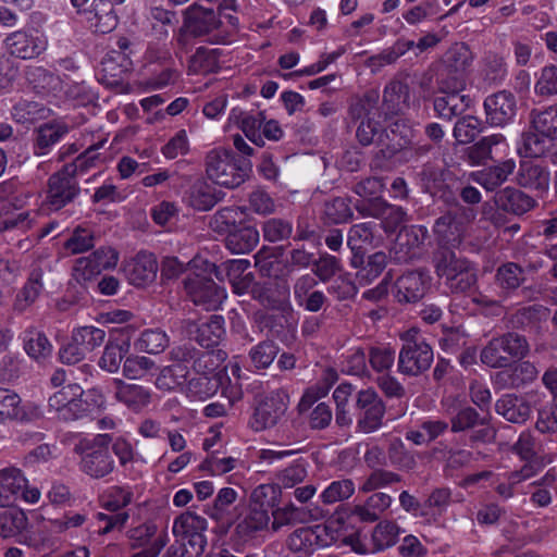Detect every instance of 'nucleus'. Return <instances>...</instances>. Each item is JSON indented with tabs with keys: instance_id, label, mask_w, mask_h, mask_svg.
<instances>
[{
	"instance_id": "f257e3e1",
	"label": "nucleus",
	"mask_w": 557,
	"mask_h": 557,
	"mask_svg": "<svg viewBox=\"0 0 557 557\" xmlns=\"http://www.w3.org/2000/svg\"><path fill=\"white\" fill-rule=\"evenodd\" d=\"M235 0H224L216 10L194 3L185 11L184 26L194 36H203L214 44H227L238 30Z\"/></svg>"
},
{
	"instance_id": "f03ea898",
	"label": "nucleus",
	"mask_w": 557,
	"mask_h": 557,
	"mask_svg": "<svg viewBox=\"0 0 557 557\" xmlns=\"http://www.w3.org/2000/svg\"><path fill=\"white\" fill-rule=\"evenodd\" d=\"M109 434H98L92 438H82L75 444V453L79 455V468L87 475L100 479L114 469V460L109 453Z\"/></svg>"
},
{
	"instance_id": "7ed1b4c3",
	"label": "nucleus",
	"mask_w": 557,
	"mask_h": 557,
	"mask_svg": "<svg viewBox=\"0 0 557 557\" xmlns=\"http://www.w3.org/2000/svg\"><path fill=\"white\" fill-rule=\"evenodd\" d=\"M434 268L437 276L453 292H466L476 282L475 270L471 263L451 250H437L434 255Z\"/></svg>"
},
{
	"instance_id": "20e7f679",
	"label": "nucleus",
	"mask_w": 557,
	"mask_h": 557,
	"mask_svg": "<svg viewBox=\"0 0 557 557\" xmlns=\"http://www.w3.org/2000/svg\"><path fill=\"white\" fill-rule=\"evenodd\" d=\"M206 173L213 183L226 188L239 186L247 177V170L238 164L231 150L224 148H215L207 153Z\"/></svg>"
},
{
	"instance_id": "39448f33",
	"label": "nucleus",
	"mask_w": 557,
	"mask_h": 557,
	"mask_svg": "<svg viewBox=\"0 0 557 557\" xmlns=\"http://www.w3.org/2000/svg\"><path fill=\"white\" fill-rule=\"evenodd\" d=\"M529 351L527 339L517 333H507L492 338L481 351V361L491 368H505Z\"/></svg>"
},
{
	"instance_id": "423d86ee",
	"label": "nucleus",
	"mask_w": 557,
	"mask_h": 557,
	"mask_svg": "<svg viewBox=\"0 0 557 557\" xmlns=\"http://www.w3.org/2000/svg\"><path fill=\"white\" fill-rule=\"evenodd\" d=\"M41 492L36 486H30L21 469L9 467L0 470V507L14 506L21 498L26 504H37Z\"/></svg>"
},
{
	"instance_id": "0eeeda50",
	"label": "nucleus",
	"mask_w": 557,
	"mask_h": 557,
	"mask_svg": "<svg viewBox=\"0 0 557 557\" xmlns=\"http://www.w3.org/2000/svg\"><path fill=\"white\" fill-rule=\"evenodd\" d=\"M330 544L329 530L324 524L300 527L285 539L284 547L292 557H311Z\"/></svg>"
},
{
	"instance_id": "6e6552de",
	"label": "nucleus",
	"mask_w": 557,
	"mask_h": 557,
	"mask_svg": "<svg viewBox=\"0 0 557 557\" xmlns=\"http://www.w3.org/2000/svg\"><path fill=\"white\" fill-rule=\"evenodd\" d=\"M208 528L206 518L195 511L186 510L173 520L172 533L191 548L190 557H199L207 546L205 532Z\"/></svg>"
},
{
	"instance_id": "1a4fd4ad",
	"label": "nucleus",
	"mask_w": 557,
	"mask_h": 557,
	"mask_svg": "<svg viewBox=\"0 0 557 557\" xmlns=\"http://www.w3.org/2000/svg\"><path fill=\"white\" fill-rule=\"evenodd\" d=\"M400 529L394 521H380L371 533V540L367 541L359 534L347 537L346 544L359 555H370L383 552L394 546L399 537Z\"/></svg>"
},
{
	"instance_id": "9d476101",
	"label": "nucleus",
	"mask_w": 557,
	"mask_h": 557,
	"mask_svg": "<svg viewBox=\"0 0 557 557\" xmlns=\"http://www.w3.org/2000/svg\"><path fill=\"white\" fill-rule=\"evenodd\" d=\"M287 405L288 395L283 388L260 395L250 422L251 428L255 431L273 428L285 414Z\"/></svg>"
},
{
	"instance_id": "9b49d317",
	"label": "nucleus",
	"mask_w": 557,
	"mask_h": 557,
	"mask_svg": "<svg viewBox=\"0 0 557 557\" xmlns=\"http://www.w3.org/2000/svg\"><path fill=\"white\" fill-rule=\"evenodd\" d=\"M185 289L193 302L206 310H216L226 299V292L212 278L199 273L189 274L185 280Z\"/></svg>"
},
{
	"instance_id": "f8f14e48",
	"label": "nucleus",
	"mask_w": 557,
	"mask_h": 557,
	"mask_svg": "<svg viewBox=\"0 0 557 557\" xmlns=\"http://www.w3.org/2000/svg\"><path fill=\"white\" fill-rule=\"evenodd\" d=\"M224 355L221 350L203 352L194 362L195 371L209 381L214 380L215 383H231L233 380L246 379L242 375V369L237 362H230L218 370L219 362L224 360Z\"/></svg>"
},
{
	"instance_id": "ddd939ff",
	"label": "nucleus",
	"mask_w": 557,
	"mask_h": 557,
	"mask_svg": "<svg viewBox=\"0 0 557 557\" xmlns=\"http://www.w3.org/2000/svg\"><path fill=\"white\" fill-rule=\"evenodd\" d=\"M484 110L487 123L504 127L515 121L518 111L517 99L512 92L500 90L485 98Z\"/></svg>"
},
{
	"instance_id": "4468645a",
	"label": "nucleus",
	"mask_w": 557,
	"mask_h": 557,
	"mask_svg": "<svg viewBox=\"0 0 557 557\" xmlns=\"http://www.w3.org/2000/svg\"><path fill=\"white\" fill-rule=\"evenodd\" d=\"M3 44L11 55L24 60L38 57L47 48L46 38L37 32H13L7 36Z\"/></svg>"
},
{
	"instance_id": "2eb2a0df",
	"label": "nucleus",
	"mask_w": 557,
	"mask_h": 557,
	"mask_svg": "<svg viewBox=\"0 0 557 557\" xmlns=\"http://www.w3.org/2000/svg\"><path fill=\"white\" fill-rule=\"evenodd\" d=\"M82 23L98 34H108L117 25V16L109 0H94L91 9L78 10Z\"/></svg>"
},
{
	"instance_id": "dca6fc26",
	"label": "nucleus",
	"mask_w": 557,
	"mask_h": 557,
	"mask_svg": "<svg viewBox=\"0 0 557 557\" xmlns=\"http://www.w3.org/2000/svg\"><path fill=\"white\" fill-rule=\"evenodd\" d=\"M0 536L27 545L36 541L33 537L27 515L21 508H13L0 515Z\"/></svg>"
},
{
	"instance_id": "f3484780",
	"label": "nucleus",
	"mask_w": 557,
	"mask_h": 557,
	"mask_svg": "<svg viewBox=\"0 0 557 557\" xmlns=\"http://www.w3.org/2000/svg\"><path fill=\"white\" fill-rule=\"evenodd\" d=\"M433 350L426 343L404 345L398 358V370L408 375H418L429 369Z\"/></svg>"
},
{
	"instance_id": "a211bd4d",
	"label": "nucleus",
	"mask_w": 557,
	"mask_h": 557,
	"mask_svg": "<svg viewBox=\"0 0 557 557\" xmlns=\"http://www.w3.org/2000/svg\"><path fill=\"white\" fill-rule=\"evenodd\" d=\"M431 286L428 271H410L399 276L395 283L398 301L416 302L420 300Z\"/></svg>"
},
{
	"instance_id": "6ab92c4d",
	"label": "nucleus",
	"mask_w": 557,
	"mask_h": 557,
	"mask_svg": "<svg viewBox=\"0 0 557 557\" xmlns=\"http://www.w3.org/2000/svg\"><path fill=\"white\" fill-rule=\"evenodd\" d=\"M158 271L156 257L146 251L138 252L124 265V272L132 285L145 286L151 283Z\"/></svg>"
},
{
	"instance_id": "aec40b11",
	"label": "nucleus",
	"mask_w": 557,
	"mask_h": 557,
	"mask_svg": "<svg viewBox=\"0 0 557 557\" xmlns=\"http://www.w3.org/2000/svg\"><path fill=\"white\" fill-rule=\"evenodd\" d=\"M270 522V510L267 507L249 505L236 524V532L242 539H253L269 530Z\"/></svg>"
},
{
	"instance_id": "412c9836",
	"label": "nucleus",
	"mask_w": 557,
	"mask_h": 557,
	"mask_svg": "<svg viewBox=\"0 0 557 557\" xmlns=\"http://www.w3.org/2000/svg\"><path fill=\"white\" fill-rule=\"evenodd\" d=\"M228 122L236 125L245 136L255 145L259 147L264 146L261 127L264 122V113H251L245 111L239 107H235L230 111Z\"/></svg>"
},
{
	"instance_id": "4be33fe9",
	"label": "nucleus",
	"mask_w": 557,
	"mask_h": 557,
	"mask_svg": "<svg viewBox=\"0 0 557 557\" xmlns=\"http://www.w3.org/2000/svg\"><path fill=\"white\" fill-rule=\"evenodd\" d=\"M433 232L440 246L438 250H450L462 243L465 226L450 214H445L435 221Z\"/></svg>"
},
{
	"instance_id": "5701e85b",
	"label": "nucleus",
	"mask_w": 557,
	"mask_h": 557,
	"mask_svg": "<svg viewBox=\"0 0 557 557\" xmlns=\"http://www.w3.org/2000/svg\"><path fill=\"white\" fill-rule=\"evenodd\" d=\"M357 209L363 216L382 219L384 228L388 232L395 231L406 216L400 207L389 205L384 199H375L368 205L358 206Z\"/></svg>"
},
{
	"instance_id": "b1692460",
	"label": "nucleus",
	"mask_w": 557,
	"mask_h": 557,
	"mask_svg": "<svg viewBox=\"0 0 557 557\" xmlns=\"http://www.w3.org/2000/svg\"><path fill=\"white\" fill-rule=\"evenodd\" d=\"M195 357V349L188 345L173 347L170 351L172 364L163 367L157 376V381L186 380L189 373V362Z\"/></svg>"
},
{
	"instance_id": "393cba45",
	"label": "nucleus",
	"mask_w": 557,
	"mask_h": 557,
	"mask_svg": "<svg viewBox=\"0 0 557 557\" xmlns=\"http://www.w3.org/2000/svg\"><path fill=\"white\" fill-rule=\"evenodd\" d=\"M238 493L232 487L219 490L213 503L208 505L205 513L213 521L224 527L225 530L233 523L231 506L237 500Z\"/></svg>"
},
{
	"instance_id": "a878e982",
	"label": "nucleus",
	"mask_w": 557,
	"mask_h": 557,
	"mask_svg": "<svg viewBox=\"0 0 557 557\" xmlns=\"http://www.w3.org/2000/svg\"><path fill=\"white\" fill-rule=\"evenodd\" d=\"M70 201L69 164L49 177L46 203L50 210H60Z\"/></svg>"
},
{
	"instance_id": "bb28decb",
	"label": "nucleus",
	"mask_w": 557,
	"mask_h": 557,
	"mask_svg": "<svg viewBox=\"0 0 557 557\" xmlns=\"http://www.w3.org/2000/svg\"><path fill=\"white\" fill-rule=\"evenodd\" d=\"M104 332L95 326L78 327L72 334V361H79L100 346L104 341Z\"/></svg>"
},
{
	"instance_id": "cd10ccee",
	"label": "nucleus",
	"mask_w": 557,
	"mask_h": 557,
	"mask_svg": "<svg viewBox=\"0 0 557 557\" xmlns=\"http://www.w3.org/2000/svg\"><path fill=\"white\" fill-rule=\"evenodd\" d=\"M516 169V162L508 159L497 165L490 166L480 171H473L469 174V180L478 183L486 190H494L503 183Z\"/></svg>"
},
{
	"instance_id": "c85d7f7f",
	"label": "nucleus",
	"mask_w": 557,
	"mask_h": 557,
	"mask_svg": "<svg viewBox=\"0 0 557 557\" xmlns=\"http://www.w3.org/2000/svg\"><path fill=\"white\" fill-rule=\"evenodd\" d=\"M117 331L122 335L125 333L126 338L109 342L99 361L100 368L110 373L116 372L119 370L124 356L128 352L131 347L129 334L134 332V330L129 326L121 327Z\"/></svg>"
},
{
	"instance_id": "c756f323",
	"label": "nucleus",
	"mask_w": 557,
	"mask_h": 557,
	"mask_svg": "<svg viewBox=\"0 0 557 557\" xmlns=\"http://www.w3.org/2000/svg\"><path fill=\"white\" fill-rule=\"evenodd\" d=\"M383 107L387 114L404 113L410 108V89L401 81H392L383 92Z\"/></svg>"
},
{
	"instance_id": "7c9ffc66",
	"label": "nucleus",
	"mask_w": 557,
	"mask_h": 557,
	"mask_svg": "<svg viewBox=\"0 0 557 557\" xmlns=\"http://www.w3.org/2000/svg\"><path fill=\"white\" fill-rule=\"evenodd\" d=\"M496 412L512 423L525 422L531 413L528 401L513 394H507L500 397L495 405Z\"/></svg>"
},
{
	"instance_id": "2f4dec72",
	"label": "nucleus",
	"mask_w": 557,
	"mask_h": 557,
	"mask_svg": "<svg viewBox=\"0 0 557 557\" xmlns=\"http://www.w3.org/2000/svg\"><path fill=\"white\" fill-rule=\"evenodd\" d=\"M260 239L259 231L255 226L234 228L225 239L226 248L235 255L249 253L255 249Z\"/></svg>"
},
{
	"instance_id": "473e14b6",
	"label": "nucleus",
	"mask_w": 557,
	"mask_h": 557,
	"mask_svg": "<svg viewBox=\"0 0 557 557\" xmlns=\"http://www.w3.org/2000/svg\"><path fill=\"white\" fill-rule=\"evenodd\" d=\"M392 496L386 493H374L361 504L356 505L352 513L363 522H374L391 507Z\"/></svg>"
},
{
	"instance_id": "72a5a7b5",
	"label": "nucleus",
	"mask_w": 557,
	"mask_h": 557,
	"mask_svg": "<svg viewBox=\"0 0 557 557\" xmlns=\"http://www.w3.org/2000/svg\"><path fill=\"white\" fill-rule=\"evenodd\" d=\"M498 207L505 211L522 214L535 206V200L516 188L506 187L495 197Z\"/></svg>"
},
{
	"instance_id": "f704fd0d",
	"label": "nucleus",
	"mask_w": 557,
	"mask_h": 557,
	"mask_svg": "<svg viewBox=\"0 0 557 557\" xmlns=\"http://www.w3.org/2000/svg\"><path fill=\"white\" fill-rule=\"evenodd\" d=\"M129 65L131 61L122 51H112L103 58L99 74L104 83L114 85L123 78Z\"/></svg>"
},
{
	"instance_id": "c9c22d12",
	"label": "nucleus",
	"mask_w": 557,
	"mask_h": 557,
	"mask_svg": "<svg viewBox=\"0 0 557 557\" xmlns=\"http://www.w3.org/2000/svg\"><path fill=\"white\" fill-rule=\"evenodd\" d=\"M518 182L521 186L527 188L546 190L549 185V173L533 161H521Z\"/></svg>"
},
{
	"instance_id": "e433bc0d",
	"label": "nucleus",
	"mask_w": 557,
	"mask_h": 557,
	"mask_svg": "<svg viewBox=\"0 0 557 557\" xmlns=\"http://www.w3.org/2000/svg\"><path fill=\"white\" fill-rule=\"evenodd\" d=\"M67 126L64 123L52 122L41 125L36 131L34 153L45 156L50 148L67 134Z\"/></svg>"
},
{
	"instance_id": "4c0bfd02",
	"label": "nucleus",
	"mask_w": 557,
	"mask_h": 557,
	"mask_svg": "<svg viewBox=\"0 0 557 557\" xmlns=\"http://www.w3.org/2000/svg\"><path fill=\"white\" fill-rule=\"evenodd\" d=\"M472 103L468 95H443L434 99V110L438 117L450 121L463 113Z\"/></svg>"
},
{
	"instance_id": "58836bf2",
	"label": "nucleus",
	"mask_w": 557,
	"mask_h": 557,
	"mask_svg": "<svg viewBox=\"0 0 557 557\" xmlns=\"http://www.w3.org/2000/svg\"><path fill=\"white\" fill-rule=\"evenodd\" d=\"M42 275L44 272L41 268L36 267L32 270L27 278V282L20 290V293L16 295L14 302V308L16 310L22 312L36 301L44 287Z\"/></svg>"
},
{
	"instance_id": "ea45409f",
	"label": "nucleus",
	"mask_w": 557,
	"mask_h": 557,
	"mask_svg": "<svg viewBox=\"0 0 557 557\" xmlns=\"http://www.w3.org/2000/svg\"><path fill=\"white\" fill-rule=\"evenodd\" d=\"M429 236V231L423 225H410L400 230L396 245L404 250L405 257L416 256V249L420 248Z\"/></svg>"
},
{
	"instance_id": "a19ab883",
	"label": "nucleus",
	"mask_w": 557,
	"mask_h": 557,
	"mask_svg": "<svg viewBox=\"0 0 557 557\" xmlns=\"http://www.w3.org/2000/svg\"><path fill=\"white\" fill-rule=\"evenodd\" d=\"M50 110L42 103L29 100H20L11 110L12 119L20 124H34L48 117Z\"/></svg>"
},
{
	"instance_id": "79ce46f5",
	"label": "nucleus",
	"mask_w": 557,
	"mask_h": 557,
	"mask_svg": "<svg viewBox=\"0 0 557 557\" xmlns=\"http://www.w3.org/2000/svg\"><path fill=\"white\" fill-rule=\"evenodd\" d=\"M245 218L240 207H224L218 210L210 219V227L219 234H230Z\"/></svg>"
},
{
	"instance_id": "37998d69",
	"label": "nucleus",
	"mask_w": 557,
	"mask_h": 557,
	"mask_svg": "<svg viewBox=\"0 0 557 557\" xmlns=\"http://www.w3.org/2000/svg\"><path fill=\"white\" fill-rule=\"evenodd\" d=\"M195 339L200 346L211 348L219 344L225 333L222 315H212L208 322L201 323L196 331Z\"/></svg>"
},
{
	"instance_id": "c03bdc74",
	"label": "nucleus",
	"mask_w": 557,
	"mask_h": 557,
	"mask_svg": "<svg viewBox=\"0 0 557 557\" xmlns=\"http://www.w3.org/2000/svg\"><path fill=\"white\" fill-rule=\"evenodd\" d=\"M375 223L364 222L355 224L348 232L347 245L351 251L356 253H362L368 247L375 245L374 236Z\"/></svg>"
},
{
	"instance_id": "a18cd8bd",
	"label": "nucleus",
	"mask_w": 557,
	"mask_h": 557,
	"mask_svg": "<svg viewBox=\"0 0 557 557\" xmlns=\"http://www.w3.org/2000/svg\"><path fill=\"white\" fill-rule=\"evenodd\" d=\"M170 344V337L160 329L145 330L135 341L136 350L157 355L162 352Z\"/></svg>"
},
{
	"instance_id": "49530a36",
	"label": "nucleus",
	"mask_w": 557,
	"mask_h": 557,
	"mask_svg": "<svg viewBox=\"0 0 557 557\" xmlns=\"http://www.w3.org/2000/svg\"><path fill=\"white\" fill-rule=\"evenodd\" d=\"M530 117L535 132L549 138L557 136V104L543 110H533Z\"/></svg>"
},
{
	"instance_id": "de8ad7c7",
	"label": "nucleus",
	"mask_w": 557,
	"mask_h": 557,
	"mask_svg": "<svg viewBox=\"0 0 557 557\" xmlns=\"http://www.w3.org/2000/svg\"><path fill=\"white\" fill-rule=\"evenodd\" d=\"M133 490L131 486H110L100 496L101 506L112 512L128 506L133 502Z\"/></svg>"
},
{
	"instance_id": "09e8293b",
	"label": "nucleus",
	"mask_w": 557,
	"mask_h": 557,
	"mask_svg": "<svg viewBox=\"0 0 557 557\" xmlns=\"http://www.w3.org/2000/svg\"><path fill=\"white\" fill-rule=\"evenodd\" d=\"M24 349L35 360L50 356L52 346L47 336L35 329H28L24 333Z\"/></svg>"
},
{
	"instance_id": "8fccbe9b",
	"label": "nucleus",
	"mask_w": 557,
	"mask_h": 557,
	"mask_svg": "<svg viewBox=\"0 0 557 557\" xmlns=\"http://www.w3.org/2000/svg\"><path fill=\"white\" fill-rule=\"evenodd\" d=\"M116 398L133 411H139L150 401V394L141 385H117Z\"/></svg>"
},
{
	"instance_id": "3c124183",
	"label": "nucleus",
	"mask_w": 557,
	"mask_h": 557,
	"mask_svg": "<svg viewBox=\"0 0 557 557\" xmlns=\"http://www.w3.org/2000/svg\"><path fill=\"white\" fill-rule=\"evenodd\" d=\"M218 49L198 48L190 58L188 71L191 74H207L216 71L219 67Z\"/></svg>"
},
{
	"instance_id": "603ef678",
	"label": "nucleus",
	"mask_w": 557,
	"mask_h": 557,
	"mask_svg": "<svg viewBox=\"0 0 557 557\" xmlns=\"http://www.w3.org/2000/svg\"><path fill=\"white\" fill-rule=\"evenodd\" d=\"M323 216L329 224H341L352 218V210L347 198L336 197L324 203Z\"/></svg>"
},
{
	"instance_id": "864d4df0",
	"label": "nucleus",
	"mask_w": 557,
	"mask_h": 557,
	"mask_svg": "<svg viewBox=\"0 0 557 557\" xmlns=\"http://www.w3.org/2000/svg\"><path fill=\"white\" fill-rule=\"evenodd\" d=\"M549 139L537 132H528L522 135L518 152L522 158H540L548 149Z\"/></svg>"
},
{
	"instance_id": "5fc2aeb1",
	"label": "nucleus",
	"mask_w": 557,
	"mask_h": 557,
	"mask_svg": "<svg viewBox=\"0 0 557 557\" xmlns=\"http://www.w3.org/2000/svg\"><path fill=\"white\" fill-rule=\"evenodd\" d=\"M154 362L144 356L126 358L123 367L124 375L128 380H149V374L156 371Z\"/></svg>"
},
{
	"instance_id": "6e6d98bb",
	"label": "nucleus",
	"mask_w": 557,
	"mask_h": 557,
	"mask_svg": "<svg viewBox=\"0 0 557 557\" xmlns=\"http://www.w3.org/2000/svg\"><path fill=\"white\" fill-rule=\"evenodd\" d=\"M189 203L199 211L210 210L216 203L212 187L201 180L195 182L190 187Z\"/></svg>"
},
{
	"instance_id": "4d7b16f0",
	"label": "nucleus",
	"mask_w": 557,
	"mask_h": 557,
	"mask_svg": "<svg viewBox=\"0 0 557 557\" xmlns=\"http://www.w3.org/2000/svg\"><path fill=\"white\" fill-rule=\"evenodd\" d=\"M302 509L295 506L293 503H288L282 507H277L270 513L272 521L270 522V529L273 532H278L284 527L292 525L296 522H301L300 515Z\"/></svg>"
},
{
	"instance_id": "13d9d810",
	"label": "nucleus",
	"mask_w": 557,
	"mask_h": 557,
	"mask_svg": "<svg viewBox=\"0 0 557 557\" xmlns=\"http://www.w3.org/2000/svg\"><path fill=\"white\" fill-rule=\"evenodd\" d=\"M483 123L473 115L459 119L454 127V136L459 144H469L482 132Z\"/></svg>"
},
{
	"instance_id": "bf43d9fd",
	"label": "nucleus",
	"mask_w": 557,
	"mask_h": 557,
	"mask_svg": "<svg viewBox=\"0 0 557 557\" xmlns=\"http://www.w3.org/2000/svg\"><path fill=\"white\" fill-rule=\"evenodd\" d=\"M355 493V484L349 479L333 481L321 493L320 498L324 504H334L349 498Z\"/></svg>"
},
{
	"instance_id": "052dcab7",
	"label": "nucleus",
	"mask_w": 557,
	"mask_h": 557,
	"mask_svg": "<svg viewBox=\"0 0 557 557\" xmlns=\"http://www.w3.org/2000/svg\"><path fill=\"white\" fill-rule=\"evenodd\" d=\"M496 280L503 289L518 288L524 281L523 270L517 263L508 262L498 268Z\"/></svg>"
},
{
	"instance_id": "680f3d73",
	"label": "nucleus",
	"mask_w": 557,
	"mask_h": 557,
	"mask_svg": "<svg viewBox=\"0 0 557 557\" xmlns=\"http://www.w3.org/2000/svg\"><path fill=\"white\" fill-rule=\"evenodd\" d=\"M306 476V463L302 460H297L276 474L277 485L280 488H292L301 483Z\"/></svg>"
},
{
	"instance_id": "e2e57ef3",
	"label": "nucleus",
	"mask_w": 557,
	"mask_h": 557,
	"mask_svg": "<svg viewBox=\"0 0 557 557\" xmlns=\"http://www.w3.org/2000/svg\"><path fill=\"white\" fill-rule=\"evenodd\" d=\"M262 231L265 240L276 243L289 238L293 225L289 221L272 218L263 223Z\"/></svg>"
},
{
	"instance_id": "0e129e2a",
	"label": "nucleus",
	"mask_w": 557,
	"mask_h": 557,
	"mask_svg": "<svg viewBox=\"0 0 557 557\" xmlns=\"http://www.w3.org/2000/svg\"><path fill=\"white\" fill-rule=\"evenodd\" d=\"M369 360L373 370L387 374L395 361V350L388 346L372 347Z\"/></svg>"
},
{
	"instance_id": "69168bd1",
	"label": "nucleus",
	"mask_w": 557,
	"mask_h": 557,
	"mask_svg": "<svg viewBox=\"0 0 557 557\" xmlns=\"http://www.w3.org/2000/svg\"><path fill=\"white\" fill-rule=\"evenodd\" d=\"M281 488L277 484L265 483L256 486L249 497V505L269 507L276 502Z\"/></svg>"
},
{
	"instance_id": "338daca9",
	"label": "nucleus",
	"mask_w": 557,
	"mask_h": 557,
	"mask_svg": "<svg viewBox=\"0 0 557 557\" xmlns=\"http://www.w3.org/2000/svg\"><path fill=\"white\" fill-rule=\"evenodd\" d=\"M26 79L38 92L47 91L57 85V78L42 66H28Z\"/></svg>"
},
{
	"instance_id": "774afa93",
	"label": "nucleus",
	"mask_w": 557,
	"mask_h": 557,
	"mask_svg": "<svg viewBox=\"0 0 557 557\" xmlns=\"http://www.w3.org/2000/svg\"><path fill=\"white\" fill-rule=\"evenodd\" d=\"M534 91L540 96L557 95V66L548 65L541 70L534 85Z\"/></svg>"
}]
</instances>
